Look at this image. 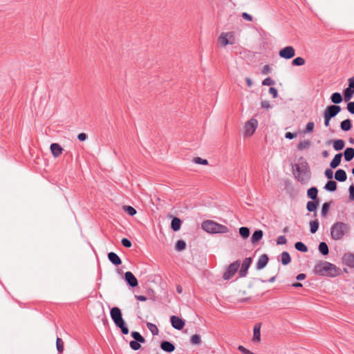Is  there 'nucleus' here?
<instances>
[{"mask_svg": "<svg viewBox=\"0 0 354 354\" xmlns=\"http://www.w3.org/2000/svg\"><path fill=\"white\" fill-rule=\"evenodd\" d=\"M315 274L329 277H335L341 273L340 268L326 261H319L313 268Z\"/></svg>", "mask_w": 354, "mask_h": 354, "instance_id": "1", "label": "nucleus"}, {"mask_svg": "<svg viewBox=\"0 0 354 354\" xmlns=\"http://www.w3.org/2000/svg\"><path fill=\"white\" fill-rule=\"evenodd\" d=\"M351 227L348 223L337 222L330 228V235L333 240H341L350 232Z\"/></svg>", "mask_w": 354, "mask_h": 354, "instance_id": "2", "label": "nucleus"}, {"mask_svg": "<svg viewBox=\"0 0 354 354\" xmlns=\"http://www.w3.org/2000/svg\"><path fill=\"white\" fill-rule=\"evenodd\" d=\"M201 227L205 232L212 234H225L229 232V229L227 226L219 224L211 220L203 221L202 223Z\"/></svg>", "mask_w": 354, "mask_h": 354, "instance_id": "3", "label": "nucleus"}, {"mask_svg": "<svg viewBox=\"0 0 354 354\" xmlns=\"http://www.w3.org/2000/svg\"><path fill=\"white\" fill-rule=\"evenodd\" d=\"M110 315L115 326L120 328L123 334L127 335L129 333V329L122 318L120 309L118 307L112 308L110 311Z\"/></svg>", "mask_w": 354, "mask_h": 354, "instance_id": "4", "label": "nucleus"}, {"mask_svg": "<svg viewBox=\"0 0 354 354\" xmlns=\"http://www.w3.org/2000/svg\"><path fill=\"white\" fill-rule=\"evenodd\" d=\"M218 45L221 48H225L227 45H234L236 42V38L235 32L233 31L230 32H222L218 37Z\"/></svg>", "mask_w": 354, "mask_h": 354, "instance_id": "5", "label": "nucleus"}, {"mask_svg": "<svg viewBox=\"0 0 354 354\" xmlns=\"http://www.w3.org/2000/svg\"><path fill=\"white\" fill-rule=\"evenodd\" d=\"M257 125L258 122L254 118H252L248 121L244 127V136L247 137L252 136L255 132Z\"/></svg>", "mask_w": 354, "mask_h": 354, "instance_id": "6", "label": "nucleus"}, {"mask_svg": "<svg viewBox=\"0 0 354 354\" xmlns=\"http://www.w3.org/2000/svg\"><path fill=\"white\" fill-rule=\"evenodd\" d=\"M240 266V263L238 261H234L232 264L229 266L227 270L223 274V279L225 280H228L232 278L234 274L237 272Z\"/></svg>", "mask_w": 354, "mask_h": 354, "instance_id": "7", "label": "nucleus"}, {"mask_svg": "<svg viewBox=\"0 0 354 354\" xmlns=\"http://www.w3.org/2000/svg\"><path fill=\"white\" fill-rule=\"evenodd\" d=\"M279 55L281 58L289 59L295 55V50L292 46H286L279 50Z\"/></svg>", "mask_w": 354, "mask_h": 354, "instance_id": "8", "label": "nucleus"}, {"mask_svg": "<svg viewBox=\"0 0 354 354\" xmlns=\"http://www.w3.org/2000/svg\"><path fill=\"white\" fill-rule=\"evenodd\" d=\"M340 111L341 108L339 106L330 105L326 109L324 113V116H327L330 118H332L336 116Z\"/></svg>", "mask_w": 354, "mask_h": 354, "instance_id": "9", "label": "nucleus"}, {"mask_svg": "<svg viewBox=\"0 0 354 354\" xmlns=\"http://www.w3.org/2000/svg\"><path fill=\"white\" fill-rule=\"evenodd\" d=\"M171 323L172 326L177 330L183 329L185 324L183 319L175 315L171 317Z\"/></svg>", "mask_w": 354, "mask_h": 354, "instance_id": "10", "label": "nucleus"}, {"mask_svg": "<svg viewBox=\"0 0 354 354\" xmlns=\"http://www.w3.org/2000/svg\"><path fill=\"white\" fill-rule=\"evenodd\" d=\"M252 263V259L250 257L245 258L242 263L241 270L239 271V275L241 277H243L246 275L248 270Z\"/></svg>", "mask_w": 354, "mask_h": 354, "instance_id": "11", "label": "nucleus"}, {"mask_svg": "<svg viewBox=\"0 0 354 354\" xmlns=\"http://www.w3.org/2000/svg\"><path fill=\"white\" fill-rule=\"evenodd\" d=\"M124 279L127 283L131 287L138 286V280L131 272H126L124 274Z\"/></svg>", "mask_w": 354, "mask_h": 354, "instance_id": "12", "label": "nucleus"}, {"mask_svg": "<svg viewBox=\"0 0 354 354\" xmlns=\"http://www.w3.org/2000/svg\"><path fill=\"white\" fill-rule=\"evenodd\" d=\"M50 149L55 158L59 157L63 152V148L57 143L51 144Z\"/></svg>", "mask_w": 354, "mask_h": 354, "instance_id": "13", "label": "nucleus"}, {"mask_svg": "<svg viewBox=\"0 0 354 354\" xmlns=\"http://www.w3.org/2000/svg\"><path fill=\"white\" fill-rule=\"evenodd\" d=\"M344 263L351 267L354 268V254L352 253H346L343 258Z\"/></svg>", "mask_w": 354, "mask_h": 354, "instance_id": "14", "label": "nucleus"}, {"mask_svg": "<svg viewBox=\"0 0 354 354\" xmlns=\"http://www.w3.org/2000/svg\"><path fill=\"white\" fill-rule=\"evenodd\" d=\"M108 258H109V261L113 264H114L115 266H119L122 263V261H121L120 258L115 252H109L108 254Z\"/></svg>", "mask_w": 354, "mask_h": 354, "instance_id": "15", "label": "nucleus"}, {"mask_svg": "<svg viewBox=\"0 0 354 354\" xmlns=\"http://www.w3.org/2000/svg\"><path fill=\"white\" fill-rule=\"evenodd\" d=\"M268 257L266 254H262L257 263V268L258 270L263 269L268 263Z\"/></svg>", "mask_w": 354, "mask_h": 354, "instance_id": "16", "label": "nucleus"}, {"mask_svg": "<svg viewBox=\"0 0 354 354\" xmlns=\"http://www.w3.org/2000/svg\"><path fill=\"white\" fill-rule=\"evenodd\" d=\"M160 348L168 353L173 352L175 350V346L173 344L169 342H162L160 344Z\"/></svg>", "mask_w": 354, "mask_h": 354, "instance_id": "17", "label": "nucleus"}, {"mask_svg": "<svg viewBox=\"0 0 354 354\" xmlns=\"http://www.w3.org/2000/svg\"><path fill=\"white\" fill-rule=\"evenodd\" d=\"M347 176L346 171L343 169H338L335 174V178L340 182H344L346 180Z\"/></svg>", "mask_w": 354, "mask_h": 354, "instance_id": "18", "label": "nucleus"}, {"mask_svg": "<svg viewBox=\"0 0 354 354\" xmlns=\"http://www.w3.org/2000/svg\"><path fill=\"white\" fill-rule=\"evenodd\" d=\"M260 329H261V326L259 324H256L254 327V330H253V337H252V340L254 342H260L261 340V332H260Z\"/></svg>", "mask_w": 354, "mask_h": 354, "instance_id": "19", "label": "nucleus"}, {"mask_svg": "<svg viewBox=\"0 0 354 354\" xmlns=\"http://www.w3.org/2000/svg\"><path fill=\"white\" fill-rule=\"evenodd\" d=\"M342 157V153L336 154L330 163V167L333 169H335L337 167H338L341 162Z\"/></svg>", "mask_w": 354, "mask_h": 354, "instance_id": "20", "label": "nucleus"}, {"mask_svg": "<svg viewBox=\"0 0 354 354\" xmlns=\"http://www.w3.org/2000/svg\"><path fill=\"white\" fill-rule=\"evenodd\" d=\"M263 235V233L262 230H256L252 236L251 242L252 243H255L258 242L259 241H260L262 239Z\"/></svg>", "mask_w": 354, "mask_h": 354, "instance_id": "21", "label": "nucleus"}, {"mask_svg": "<svg viewBox=\"0 0 354 354\" xmlns=\"http://www.w3.org/2000/svg\"><path fill=\"white\" fill-rule=\"evenodd\" d=\"M181 220L178 218H174L171 223V227L174 231H178L181 226Z\"/></svg>", "mask_w": 354, "mask_h": 354, "instance_id": "22", "label": "nucleus"}, {"mask_svg": "<svg viewBox=\"0 0 354 354\" xmlns=\"http://www.w3.org/2000/svg\"><path fill=\"white\" fill-rule=\"evenodd\" d=\"M344 158L346 161H350L354 157V149L351 147L346 148L344 153Z\"/></svg>", "mask_w": 354, "mask_h": 354, "instance_id": "23", "label": "nucleus"}, {"mask_svg": "<svg viewBox=\"0 0 354 354\" xmlns=\"http://www.w3.org/2000/svg\"><path fill=\"white\" fill-rule=\"evenodd\" d=\"M345 146V142L343 140H336L333 141V148L336 151H340L344 149Z\"/></svg>", "mask_w": 354, "mask_h": 354, "instance_id": "24", "label": "nucleus"}, {"mask_svg": "<svg viewBox=\"0 0 354 354\" xmlns=\"http://www.w3.org/2000/svg\"><path fill=\"white\" fill-rule=\"evenodd\" d=\"M281 257V261L283 265H288L290 262L291 258L288 252H283Z\"/></svg>", "mask_w": 354, "mask_h": 354, "instance_id": "25", "label": "nucleus"}, {"mask_svg": "<svg viewBox=\"0 0 354 354\" xmlns=\"http://www.w3.org/2000/svg\"><path fill=\"white\" fill-rule=\"evenodd\" d=\"M340 127L343 131H347L351 129V121L349 119L343 120L340 124Z\"/></svg>", "mask_w": 354, "mask_h": 354, "instance_id": "26", "label": "nucleus"}, {"mask_svg": "<svg viewBox=\"0 0 354 354\" xmlns=\"http://www.w3.org/2000/svg\"><path fill=\"white\" fill-rule=\"evenodd\" d=\"M330 100L334 104H339L342 102V97L339 93H334L331 95Z\"/></svg>", "mask_w": 354, "mask_h": 354, "instance_id": "27", "label": "nucleus"}, {"mask_svg": "<svg viewBox=\"0 0 354 354\" xmlns=\"http://www.w3.org/2000/svg\"><path fill=\"white\" fill-rule=\"evenodd\" d=\"M336 188H337V183L334 180H329L325 185V189L330 192L335 191Z\"/></svg>", "mask_w": 354, "mask_h": 354, "instance_id": "28", "label": "nucleus"}, {"mask_svg": "<svg viewBox=\"0 0 354 354\" xmlns=\"http://www.w3.org/2000/svg\"><path fill=\"white\" fill-rule=\"evenodd\" d=\"M147 328L151 331V333L153 335H158L159 330L155 324L148 322V323H147Z\"/></svg>", "mask_w": 354, "mask_h": 354, "instance_id": "29", "label": "nucleus"}, {"mask_svg": "<svg viewBox=\"0 0 354 354\" xmlns=\"http://www.w3.org/2000/svg\"><path fill=\"white\" fill-rule=\"evenodd\" d=\"M317 189L315 187H311L308 190L307 195L311 199H316L317 196Z\"/></svg>", "mask_w": 354, "mask_h": 354, "instance_id": "30", "label": "nucleus"}, {"mask_svg": "<svg viewBox=\"0 0 354 354\" xmlns=\"http://www.w3.org/2000/svg\"><path fill=\"white\" fill-rule=\"evenodd\" d=\"M319 250L324 255L328 254V248L327 244L324 242H321L319 245Z\"/></svg>", "mask_w": 354, "mask_h": 354, "instance_id": "31", "label": "nucleus"}, {"mask_svg": "<svg viewBox=\"0 0 354 354\" xmlns=\"http://www.w3.org/2000/svg\"><path fill=\"white\" fill-rule=\"evenodd\" d=\"M131 336L137 342L140 343H144L145 342V338L138 332L133 331L131 333Z\"/></svg>", "mask_w": 354, "mask_h": 354, "instance_id": "32", "label": "nucleus"}, {"mask_svg": "<svg viewBox=\"0 0 354 354\" xmlns=\"http://www.w3.org/2000/svg\"><path fill=\"white\" fill-rule=\"evenodd\" d=\"M311 142L310 140H303L300 142L297 146L299 150L306 149L310 147Z\"/></svg>", "mask_w": 354, "mask_h": 354, "instance_id": "33", "label": "nucleus"}, {"mask_svg": "<svg viewBox=\"0 0 354 354\" xmlns=\"http://www.w3.org/2000/svg\"><path fill=\"white\" fill-rule=\"evenodd\" d=\"M239 234L243 239H246L250 236V230L246 227H241L239 228Z\"/></svg>", "mask_w": 354, "mask_h": 354, "instance_id": "34", "label": "nucleus"}, {"mask_svg": "<svg viewBox=\"0 0 354 354\" xmlns=\"http://www.w3.org/2000/svg\"><path fill=\"white\" fill-rule=\"evenodd\" d=\"M295 247L297 250L303 252H306L308 251V248L302 242H297Z\"/></svg>", "mask_w": 354, "mask_h": 354, "instance_id": "35", "label": "nucleus"}, {"mask_svg": "<svg viewBox=\"0 0 354 354\" xmlns=\"http://www.w3.org/2000/svg\"><path fill=\"white\" fill-rule=\"evenodd\" d=\"M56 347L59 353H62L64 351V342L63 340L57 337L56 339Z\"/></svg>", "mask_w": 354, "mask_h": 354, "instance_id": "36", "label": "nucleus"}, {"mask_svg": "<svg viewBox=\"0 0 354 354\" xmlns=\"http://www.w3.org/2000/svg\"><path fill=\"white\" fill-rule=\"evenodd\" d=\"M306 63L305 59L303 57H298L294 59L292 62V65L295 66H303Z\"/></svg>", "mask_w": 354, "mask_h": 354, "instance_id": "37", "label": "nucleus"}, {"mask_svg": "<svg viewBox=\"0 0 354 354\" xmlns=\"http://www.w3.org/2000/svg\"><path fill=\"white\" fill-rule=\"evenodd\" d=\"M310 232L312 233H315L319 227V222L316 221H313L310 222Z\"/></svg>", "mask_w": 354, "mask_h": 354, "instance_id": "38", "label": "nucleus"}, {"mask_svg": "<svg viewBox=\"0 0 354 354\" xmlns=\"http://www.w3.org/2000/svg\"><path fill=\"white\" fill-rule=\"evenodd\" d=\"M186 247V243L184 241L179 240L177 241L175 248L177 251H182Z\"/></svg>", "mask_w": 354, "mask_h": 354, "instance_id": "39", "label": "nucleus"}, {"mask_svg": "<svg viewBox=\"0 0 354 354\" xmlns=\"http://www.w3.org/2000/svg\"><path fill=\"white\" fill-rule=\"evenodd\" d=\"M317 204L315 201H309L307 203L306 207L309 212H315L317 209Z\"/></svg>", "mask_w": 354, "mask_h": 354, "instance_id": "40", "label": "nucleus"}, {"mask_svg": "<svg viewBox=\"0 0 354 354\" xmlns=\"http://www.w3.org/2000/svg\"><path fill=\"white\" fill-rule=\"evenodd\" d=\"M124 210L130 216H133L136 214V210L131 206H124Z\"/></svg>", "mask_w": 354, "mask_h": 354, "instance_id": "41", "label": "nucleus"}, {"mask_svg": "<svg viewBox=\"0 0 354 354\" xmlns=\"http://www.w3.org/2000/svg\"><path fill=\"white\" fill-rule=\"evenodd\" d=\"M353 94L354 93L350 90V88H346L344 91V95L345 100H346V101L350 100Z\"/></svg>", "mask_w": 354, "mask_h": 354, "instance_id": "42", "label": "nucleus"}, {"mask_svg": "<svg viewBox=\"0 0 354 354\" xmlns=\"http://www.w3.org/2000/svg\"><path fill=\"white\" fill-rule=\"evenodd\" d=\"M194 162L196 164H200V165H207L208 164V161L206 159H203L200 157L194 158Z\"/></svg>", "mask_w": 354, "mask_h": 354, "instance_id": "43", "label": "nucleus"}, {"mask_svg": "<svg viewBox=\"0 0 354 354\" xmlns=\"http://www.w3.org/2000/svg\"><path fill=\"white\" fill-rule=\"evenodd\" d=\"M191 342L193 344H200L201 342V337L198 335H194L191 337Z\"/></svg>", "mask_w": 354, "mask_h": 354, "instance_id": "44", "label": "nucleus"}, {"mask_svg": "<svg viewBox=\"0 0 354 354\" xmlns=\"http://www.w3.org/2000/svg\"><path fill=\"white\" fill-rule=\"evenodd\" d=\"M129 344L131 348L135 351L138 350L141 346L140 342L136 340L131 341Z\"/></svg>", "mask_w": 354, "mask_h": 354, "instance_id": "45", "label": "nucleus"}, {"mask_svg": "<svg viewBox=\"0 0 354 354\" xmlns=\"http://www.w3.org/2000/svg\"><path fill=\"white\" fill-rule=\"evenodd\" d=\"M328 209H329V204L327 203H325L323 205L322 208V214L324 216H326V214H328Z\"/></svg>", "mask_w": 354, "mask_h": 354, "instance_id": "46", "label": "nucleus"}, {"mask_svg": "<svg viewBox=\"0 0 354 354\" xmlns=\"http://www.w3.org/2000/svg\"><path fill=\"white\" fill-rule=\"evenodd\" d=\"M274 84V82L270 77H267L262 82V84L265 86H271L273 85Z\"/></svg>", "mask_w": 354, "mask_h": 354, "instance_id": "47", "label": "nucleus"}, {"mask_svg": "<svg viewBox=\"0 0 354 354\" xmlns=\"http://www.w3.org/2000/svg\"><path fill=\"white\" fill-rule=\"evenodd\" d=\"M121 243H122V245L126 248H130L132 245L131 242L126 238H123L121 241Z\"/></svg>", "mask_w": 354, "mask_h": 354, "instance_id": "48", "label": "nucleus"}, {"mask_svg": "<svg viewBox=\"0 0 354 354\" xmlns=\"http://www.w3.org/2000/svg\"><path fill=\"white\" fill-rule=\"evenodd\" d=\"M346 109L349 113L354 114V102H348Z\"/></svg>", "mask_w": 354, "mask_h": 354, "instance_id": "49", "label": "nucleus"}, {"mask_svg": "<svg viewBox=\"0 0 354 354\" xmlns=\"http://www.w3.org/2000/svg\"><path fill=\"white\" fill-rule=\"evenodd\" d=\"M314 129V123L313 122H308L306 124V132L310 133Z\"/></svg>", "mask_w": 354, "mask_h": 354, "instance_id": "50", "label": "nucleus"}, {"mask_svg": "<svg viewBox=\"0 0 354 354\" xmlns=\"http://www.w3.org/2000/svg\"><path fill=\"white\" fill-rule=\"evenodd\" d=\"M238 349L243 353V354H254V353L251 352L250 351L248 350L243 346H239Z\"/></svg>", "mask_w": 354, "mask_h": 354, "instance_id": "51", "label": "nucleus"}, {"mask_svg": "<svg viewBox=\"0 0 354 354\" xmlns=\"http://www.w3.org/2000/svg\"><path fill=\"white\" fill-rule=\"evenodd\" d=\"M277 243L279 245H283V244L286 243V237L284 236H279L277 238Z\"/></svg>", "mask_w": 354, "mask_h": 354, "instance_id": "52", "label": "nucleus"}, {"mask_svg": "<svg viewBox=\"0 0 354 354\" xmlns=\"http://www.w3.org/2000/svg\"><path fill=\"white\" fill-rule=\"evenodd\" d=\"M269 93L271 94L274 98H276L278 95L277 90L274 87H270L269 89Z\"/></svg>", "mask_w": 354, "mask_h": 354, "instance_id": "53", "label": "nucleus"}, {"mask_svg": "<svg viewBox=\"0 0 354 354\" xmlns=\"http://www.w3.org/2000/svg\"><path fill=\"white\" fill-rule=\"evenodd\" d=\"M242 17L248 21H252L253 19L252 17L247 12H243Z\"/></svg>", "mask_w": 354, "mask_h": 354, "instance_id": "54", "label": "nucleus"}, {"mask_svg": "<svg viewBox=\"0 0 354 354\" xmlns=\"http://www.w3.org/2000/svg\"><path fill=\"white\" fill-rule=\"evenodd\" d=\"M333 172L330 169H327L325 171V175L328 179H331L333 178Z\"/></svg>", "mask_w": 354, "mask_h": 354, "instance_id": "55", "label": "nucleus"}, {"mask_svg": "<svg viewBox=\"0 0 354 354\" xmlns=\"http://www.w3.org/2000/svg\"><path fill=\"white\" fill-rule=\"evenodd\" d=\"M350 198L354 201V185H352L349 187Z\"/></svg>", "mask_w": 354, "mask_h": 354, "instance_id": "56", "label": "nucleus"}, {"mask_svg": "<svg viewBox=\"0 0 354 354\" xmlns=\"http://www.w3.org/2000/svg\"><path fill=\"white\" fill-rule=\"evenodd\" d=\"M77 138L80 140V141H84L86 140V139L87 138V136L86 133H80L78 134L77 136Z\"/></svg>", "mask_w": 354, "mask_h": 354, "instance_id": "57", "label": "nucleus"}, {"mask_svg": "<svg viewBox=\"0 0 354 354\" xmlns=\"http://www.w3.org/2000/svg\"><path fill=\"white\" fill-rule=\"evenodd\" d=\"M270 68L269 65H265L263 67V69H262L263 74L267 75L268 73H270Z\"/></svg>", "mask_w": 354, "mask_h": 354, "instance_id": "58", "label": "nucleus"}, {"mask_svg": "<svg viewBox=\"0 0 354 354\" xmlns=\"http://www.w3.org/2000/svg\"><path fill=\"white\" fill-rule=\"evenodd\" d=\"M261 107L264 109H269L270 107V103L268 101H263L261 102Z\"/></svg>", "mask_w": 354, "mask_h": 354, "instance_id": "59", "label": "nucleus"}, {"mask_svg": "<svg viewBox=\"0 0 354 354\" xmlns=\"http://www.w3.org/2000/svg\"><path fill=\"white\" fill-rule=\"evenodd\" d=\"M296 136H297L296 134L292 133H291V132H287V133H286L285 137H286V138H288V139H292V138H295V137H296Z\"/></svg>", "mask_w": 354, "mask_h": 354, "instance_id": "60", "label": "nucleus"}, {"mask_svg": "<svg viewBox=\"0 0 354 354\" xmlns=\"http://www.w3.org/2000/svg\"><path fill=\"white\" fill-rule=\"evenodd\" d=\"M348 88H350V90L354 93V81L352 80H349V84Z\"/></svg>", "mask_w": 354, "mask_h": 354, "instance_id": "61", "label": "nucleus"}, {"mask_svg": "<svg viewBox=\"0 0 354 354\" xmlns=\"http://www.w3.org/2000/svg\"><path fill=\"white\" fill-rule=\"evenodd\" d=\"M324 125L326 127H329L330 125V118L327 117V116H324Z\"/></svg>", "mask_w": 354, "mask_h": 354, "instance_id": "62", "label": "nucleus"}, {"mask_svg": "<svg viewBox=\"0 0 354 354\" xmlns=\"http://www.w3.org/2000/svg\"><path fill=\"white\" fill-rule=\"evenodd\" d=\"M135 297L138 300L141 301H145L147 300V298L142 295H136Z\"/></svg>", "mask_w": 354, "mask_h": 354, "instance_id": "63", "label": "nucleus"}, {"mask_svg": "<svg viewBox=\"0 0 354 354\" xmlns=\"http://www.w3.org/2000/svg\"><path fill=\"white\" fill-rule=\"evenodd\" d=\"M245 82L249 87H251L252 86V80L250 77H247L245 79Z\"/></svg>", "mask_w": 354, "mask_h": 354, "instance_id": "64", "label": "nucleus"}]
</instances>
